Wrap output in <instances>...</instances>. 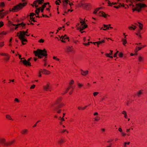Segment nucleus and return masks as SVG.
<instances>
[{
  "instance_id": "f257e3e1",
  "label": "nucleus",
  "mask_w": 147,
  "mask_h": 147,
  "mask_svg": "<svg viewBox=\"0 0 147 147\" xmlns=\"http://www.w3.org/2000/svg\"><path fill=\"white\" fill-rule=\"evenodd\" d=\"M33 53L36 56H37L39 58H41L43 57H45V59L43 61H45L46 60V59L47 58V51L45 49L43 50L37 49L36 51H34Z\"/></svg>"
},
{
  "instance_id": "f03ea898",
  "label": "nucleus",
  "mask_w": 147,
  "mask_h": 147,
  "mask_svg": "<svg viewBox=\"0 0 147 147\" xmlns=\"http://www.w3.org/2000/svg\"><path fill=\"white\" fill-rule=\"evenodd\" d=\"M28 30L25 32L24 31H20L19 32H18L17 34V36L19 37V38L21 40L22 43L23 45H24L25 44L24 42H27V40L26 38V37L25 36L26 35L27 36H29V35L26 34L27 33Z\"/></svg>"
},
{
  "instance_id": "7ed1b4c3",
  "label": "nucleus",
  "mask_w": 147,
  "mask_h": 147,
  "mask_svg": "<svg viewBox=\"0 0 147 147\" xmlns=\"http://www.w3.org/2000/svg\"><path fill=\"white\" fill-rule=\"evenodd\" d=\"M132 3L131 4H129V5L132 6V7L133 8L132 10L133 11H136L138 12H139L141 11L142 8L146 6V5L144 3L142 4L141 3H136V6L133 5Z\"/></svg>"
},
{
  "instance_id": "20e7f679",
  "label": "nucleus",
  "mask_w": 147,
  "mask_h": 147,
  "mask_svg": "<svg viewBox=\"0 0 147 147\" xmlns=\"http://www.w3.org/2000/svg\"><path fill=\"white\" fill-rule=\"evenodd\" d=\"M61 100V98H59L58 99V100H57L55 104H56L58 105L57 107H55V110L56 111L57 113H60L61 111V110L59 109L63 105V104H59Z\"/></svg>"
},
{
  "instance_id": "39448f33",
  "label": "nucleus",
  "mask_w": 147,
  "mask_h": 147,
  "mask_svg": "<svg viewBox=\"0 0 147 147\" xmlns=\"http://www.w3.org/2000/svg\"><path fill=\"white\" fill-rule=\"evenodd\" d=\"M26 4V3H20L18 5L15 6L12 9V10H11V9H10V11H18L21 9L22 7H24Z\"/></svg>"
},
{
  "instance_id": "423d86ee",
  "label": "nucleus",
  "mask_w": 147,
  "mask_h": 147,
  "mask_svg": "<svg viewBox=\"0 0 147 147\" xmlns=\"http://www.w3.org/2000/svg\"><path fill=\"white\" fill-rule=\"evenodd\" d=\"M80 23L81 24L80 26L77 27V29L78 30H80V31H81V33H82L85 32V31H81L86 28L87 27V25L85 23V22L84 21H81L80 22Z\"/></svg>"
},
{
  "instance_id": "0eeeda50",
  "label": "nucleus",
  "mask_w": 147,
  "mask_h": 147,
  "mask_svg": "<svg viewBox=\"0 0 147 147\" xmlns=\"http://www.w3.org/2000/svg\"><path fill=\"white\" fill-rule=\"evenodd\" d=\"M49 4V2L45 3L42 5L41 7L36 9V10L35 11V13L37 14H38L39 12H40V9L41 8L44 9L46 7V5L47 4Z\"/></svg>"
},
{
  "instance_id": "6e6552de",
  "label": "nucleus",
  "mask_w": 147,
  "mask_h": 147,
  "mask_svg": "<svg viewBox=\"0 0 147 147\" xmlns=\"http://www.w3.org/2000/svg\"><path fill=\"white\" fill-rule=\"evenodd\" d=\"M81 6L84 9L86 10H89L90 7V5L87 3H81Z\"/></svg>"
},
{
  "instance_id": "1a4fd4ad",
  "label": "nucleus",
  "mask_w": 147,
  "mask_h": 147,
  "mask_svg": "<svg viewBox=\"0 0 147 147\" xmlns=\"http://www.w3.org/2000/svg\"><path fill=\"white\" fill-rule=\"evenodd\" d=\"M31 59V58H30L28 59L27 61H26V60H21L20 61L21 62H22L24 65H27L28 66H31V63L29 61Z\"/></svg>"
},
{
  "instance_id": "9d476101",
  "label": "nucleus",
  "mask_w": 147,
  "mask_h": 147,
  "mask_svg": "<svg viewBox=\"0 0 147 147\" xmlns=\"http://www.w3.org/2000/svg\"><path fill=\"white\" fill-rule=\"evenodd\" d=\"M63 5V8L65 9L67 8V6L68 3L69 2V0H62Z\"/></svg>"
},
{
  "instance_id": "9b49d317",
  "label": "nucleus",
  "mask_w": 147,
  "mask_h": 147,
  "mask_svg": "<svg viewBox=\"0 0 147 147\" xmlns=\"http://www.w3.org/2000/svg\"><path fill=\"white\" fill-rule=\"evenodd\" d=\"M0 143L5 146H8L9 144L6 142L4 138L0 139Z\"/></svg>"
},
{
  "instance_id": "f8f14e48",
  "label": "nucleus",
  "mask_w": 147,
  "mask_h": 147,
  "mask_svg": "<svg viewBox=\"0 0 147 147\" xmlns=\"http://www.w3.org/2000/svg\"><path fill=\"white\" fill-rule=\"evenodd\" d=\"M12 25L14 26H16V27L15 28V29H16L18 28V26L21 25L22 26H24L26 24H24L23 23H21L18 24L17 25H16V24H12Z\"/></svg>"
},
{
  "instance_id": "ddd939ff",
  "label": "nucleus",
  "mask_w": 147,
  "mask_h": 147,
  "mask_svg": "<svg viewBox=\"0 0 147 147\" xmlns=\"http://www.w3.org/2000/svg\"><path fill=\"white\" fill-rule=\"evenodd\" d=\"M99 15L102 16L105 18H106L107 15H106L105 13L103 11H100L99 13Z\"/></svg>"
},
{
  "instance_id": "4468645a",
  "label": "nucleus",
  "mask_w": 147,
  "mask_h": 147,
  "mask_svg": "<svg viewBox=\"0 0 147 147\" xmlns=\"http://www.w3.org/2000/svg\"><path fill=\"white\" fill-rule=\"evenodd\" d=\"M67 51L68 52H72L73 50V48L72 46H68L67 48Z\"/></svg>"
},
{
  "instance_id": "2eb2a0df",
  "label": "nucleus",
  "mask_w": 147,
  "mask_h": 147,
  "mask_svg": "<svg viewBox=\"0 0 147 147\" xmlns=\"http://www.w3.org/2000/svg\"><path fill=\"white\" fill-rule=\"evenodd\" d=\"M105 42V40H102L101 41H100L98 42H93V43L95 45V43H96L97 45V46L99 47V45L100 44H101L102 43H104Z\"/></svg>"
},
{
  "instance_id": "dca6fc26",
  "label": "nucleus",
  "mask_w": 147,
  "mask_h": 147,
  "mask_svg": "<svg viewBox=\"0 0 147 147\" xmlns=\"http://www.w3.org/2000/svg\"><path fill=\"white\" fill-rule=\"evenodd\" d=\"M37 2H38V3L39 4H41L43 3L42 1H41V0H36L33 2V4H36V3Z\"/></svg>"
},
{
  "instance_id": "f3484780",
  "label": "nucleus",
  "mask_w": 147,
  "mask_h": 147,
  "mask_svg": "<svg viewBox=\"0 0 147 147\" xmlns=\"http://www.w3.org/2000/svg\"><path fill=\"white\" fill-rule=\"evenodd\" d=\"M41 72H42L43 74H49L50 73V71L45 69H44Z\"/></svg>"
},
{
  "instance_id": "a211bd4d",
  "label": "nucleus",
  "mask_w": 147,
  "mask_h": 147,
  "mask_svg": "<svg viewBox=\"0 0 147 147\" xmlns=\"http://www.w3.org/2000/svg\"><path fill=\"white\" fill-rule=\"evenodd\" d=\"M51 87L49 86L48 84H47L46 86H44V89L45 90H47L48 89H50Z\"/></svg>"
},
{
  "instance_id": "6ab92c4d",
  "label": "nucleus",
  "mask_w": 147,
  "mask_h": 147,
  "mask_svg": "<svg viewBox=\"0 0 147 147\" xmlns=\"http://www.w3.org/2000/svg\"><path fill=\"white\" fill-rule=\"evenodd\" d=\"M110 25H105V24H104L103 25V26H104V28H104V29H103V30H106L107 29H109V26H110Z\"/></svg>"
},
{
  "instance_id": "aec40b11",
  "label": "nucleus",
  "mask_w": 147,
  "mask_h": 147,
  "mask_svg": "<svg viewBox=\"0 0 147 147\" xmlns=\"http://www.w3.org/2000/svg\"><path fill=\"white\" fill-rule=\"evenodd\" d=\"M81 74L83 75H86L88 72V71H84L82 70L81 69Z\"/></svg>"
},
{
  "instance_id": "412c9836",
  "label": "nucleus",
  "mask_w": 147,
  "mask_h": 147,
  "mask_svg": "<svg viewBox=\"0 0 147 147\" xmlns=\"http://www.w3.org/2000/svg\"><path fill=\"white\" fill-rule=\"evenodd\" d=\"M59 37H60V38H62V39H69V38L66 35H65L64 36H62L61 37H60V36H59Z\"/></svg>"
},
{
  "instance_id": "4be33fe9",
  "label": "nucleus",
  "mask_w": 147,
  "mask_h": 147,
  "mask_svg": "<svg viewBox=\"0 0 147 147\" xmlns=\"http://www.w3.org/2000/svg\"><path fill=\"white\" fill-rule=\"evenodd\" d=\"M3 9H2L0 11V19L3 18V16L2 15V12L4 11Z\"/></svg>"
},
{
  "instance_id": "5701e85b",
  "label": "nucleus",
  "mask_w": 147,
  "mask_h": 147,
  "mask_svg": "<svg viewBox=\"0 0 147 147\" xmlns=\"http://www.w3.org/2000/svg\"><path fill=\"white\" fill-rule=\"evenodd\" d=\"M106 1H108L107 3L109 4V5L110 6H112V5H115L116 4V3H111L108 0H106Z\"/></svg>"
},
{
  "instance_id": "b1692460",
  "label": "nucleus",
  "mask_w": 147,
  "mask_h": 147,
  "mask_svg": "<svg viewBox=\"0 0 147 147\" xmlns=\"http://www.w3.org/2000/svg\"><path fill=\"white\" fill-rule=\"evenodd\" d=\"M6 117L7 119H8L10 120H13L12 119L11 116L8 115H6Z\"/></svg>"
},
{
  "instance_id": "393cba45",
  "label": "nucleus",
  "mask_w": 147,
  "mask_h": 147,
  "mask_svg": "<svg viewBox=\"0 0 147 147\" xmlns=\"http://www.w3.org/2000/svg\"><path fill=\"white\" fill-rule=\"evenodd\" d=\"M27 130L26 129L23 130L22 131H21V133L22 134H24L27 133Z\"/></svg>"
},
{
  "instance_id": "a878e982",
  "label": "nucleus",
  "mask_w": 147,
  "mask_h": 147,
  "mask_svg": "<svg viewBox=\"0 0 147 147\" xmlns=\"http://www.w3.org/2000/svg\"><path fill=\"white\" fill-rule=\"evenodd\" d=\"M138 61L140 62L142 61L143 60V57H141V56H140L138 57Z\"/></svg>"
},
{
  "instance_id": "bb28decb",
  "label": "nucleus",
  "mask_w": 147,
  "mask_h": 147,
  "mask_svg": "<svg viewBox=\"0 0 147 147\" xmlns=\"http://www.w3.org/2000/svg\"><path fill=\"white\" fill-rule=\"evenodd\" d=\"M138 23L139 24V28H140V29L141 30H142V29L143 28V25L142 24H141V23L138 22Z\"/></svg>"
},
{
  "instance_id": "cd10ccee",
  "label": "nucleus",
  "mask_w": 147,
  "mask_h": 147,
  "mask_svg": "<svg viewBox=\"0 0 147 147\" xmlns=\"http://www.w3.org/2000/svg\"><path fill=\"white\" fill-rule=\"evenodd\" d=\"M101 8H98L97 9H96L93 12V13L94 14H96V13Z\"/></svg>"
},
{
  "instance_id": "c85d7f7f",
  "label": "nucleus",
  "mask_w": 147,
  "mask_h": 147,
  "mask_svg": "<svg viewBox=\"0 0 147 147\" xmlns=\"http://www.w3.org/2000/svg\"><path fill=\"white\" fill-rule=\"evenodd\" d=\"M122 113L124 115V117L125 118H127V115L126 112L125 111H123V112H122Z\"/></svg>"
},
{
  "instance_id": "c756f323",
  "label": "nucleus",
  "mask_w": 147,
  "mask_h": 147,
  "mask_svg": "<svg viewBox=\"0 0 147 147\" xmlns=\"http://www.w3.org/2000/svg\"><path fill=\"white\" fill-rule=\"evenodd\" d=\"M142 92H141V90H140L137 93V96L138 97H140V95L142 94Z\"/></svg>"
},
{
  "instance_id": "7c9ffc66",
  "label": "nucleus",
  "mask_w": 147,
  "mask_h": 147,
  "mask_svg": "<svg viewBox=\"0 0 147 147\" xmlns=\"http://www.w3.org/2000/svg\"><path fill=\"white\" fill-rule=\"evenodd\" d=\"M122 41L123 42V44L124 45H125L126 43H127V41L126 39H122Z\"/></svg>"
},
{
  "instance_id": "2f4dec72",
  "label": "nucleus",
  "mask_w": 147,
  "mask_h": 147,
  "mask_svg": "<svg viewBox=\"0 0 147 147\" xmlns=\"http://www.w3.org/2000/svg\"><path fill=\"white\" fill-rule=\"evenodd\" d=\"M34 15H36L34 13H30V19H32V17Z\"/></svg>"
},
{
  "instance_id": "473e14b6",
  "label": "nucleus",
  "mask_w": 147,
  "mask_h": 147,
  "mask_svg": "<svg viewBox=\"0 0 147 147\" xmlns=\"http://www.w3.org/2000/svg\"><path fill=\"white\" fill-rule=\"evenodd\" d=\"M100 118L99 117L97 116V117H96L94 118V120L96 121H98L99 120H100Z\"/></svg>"
},
{
  "instance_id": "72a5a7b5",
  "label": "nucleus",
  "mask_w": 147,
  "mask_h": 147,
  "mask_svg": "<svg viewBox=\"0 0 147 147\" xmlns=\"http://www.w3.org/2000/svg\"><path fill=\"white\" fill-rule=\"evenodd\" d=\"M65 141V140H63L62 139H61L58 142L59 144H61L62 142H64Z\"/></svg>"
},
{
  "instance_id": "f704fd0d",
  "label": "nucleus",
  "mask_w": 147,
  "mask_h": 147,
  "mask_svg": "<svg viewBox=\"0 0 147 147\" xmlns=\"http://www.w3.org/2000/svg\"><path fill=\"white\" fill-rule=\"evenodd\" d=\"M8 13V11H6V12H3L2 13V15H3V17L5 15H6L7 13Z\"/></svg>"
},
{
  "instance_id": "c9c22d12",
  "label": "nucleus",
  "mask_w": 147,
  "mask_h": 147,
  "mask_svg": "<svg viewBox=\"0 0 147 147\" xmlns=\"http://www.w3.org/2000/svg\"><path fill=\"white\" fill-rule=\"evenodd\" d=\"M14 142V140H13V141H12L11 142H7V143L9 144H8V146H9V145H11V144H12L13 143V142Z\"/></svg>"
},
{
  "instance_id": "e433bc0d",
  "label": "nucleus",
  "mask_w": 147,
  "mask_h": 147,
  "mask_svg": "<svg viewBox=\"0 0 147 147\" xmlns=\"http://www.w3.org/2000/svg\"><path fill=\"white\" fill-rule=\"evenodd\" d=\"M3 23L2 21L0 22V28L2 27L3 25Z\"/></svg>"
},
{
  "instance_id": "4c0bfd02",
  "label": "nucleus",
  "mask_w": 147,
  "mask_h": 147,
  "mask_svg": "<svg viewBox=\"0 0 147 147\" xmlns=\"http://www.w3.org/2000/svg\"><path fill=\"white\" fill-rule=\"evenodd\" d=\"M92 43V42H88L87 43H84V44L86 45H86H89V43Z\"/></svg>"
},
{
  "instance_id": "58836bf2",
  "label": "nucleus",
  "mask_w": 147,
  "mask_h": 147,
  "mask_svg": "<svg viewBox=\"0 0 147 147\" xmlns=\"http://www.w3.org/2000/svg\"><path fill=\"white\" fill-rule=\"evenodd\" d=\"M98 94V92H94L93 93V95L94 96H95L96 95H97V94Z\"/></svg>"
},
{
  "instance_id": "ea45409f",
  "label": "nucleus",
  "mask_w": 147,
  "mask_h": 147,
  "mask_svg": "<svg viewBox=\"0 0 147 147\" xmlns=\"http://www.w3.org/2000/svg\"><path fill=\"white\" fill-rule=\"evenodd\" d=\"M0 4V6H1L2 7H3L5 6V4L4 2H2Z\"/></svg>"
},
{
  "instance_id": "a19ab883",
  "label": "nucleus",
  "mask_w": 147,
  "mask_h": 147,
  "mask_svg": "<svg viewBox=\"0 0 147 147\" xmlns=\"http://www.w3.org/2000/svg\"><path fill=\"white\" fill-rule=\"evenodd\" d=\"M119 55L120 57H121L123 56V54L121 53H120L119 54Z\"/></svg>"
},
{
  "instance_id": "79ce46f5",
  "label": "nucleus",
  "mask_w": 147,
  "mask_h": 147,
  "mask_svg": "<svg viewBox=\"0 0 147 147\" xmlns=\"http://www.w3.org/2000/svg\"><path fill=\"white\" fill-rule=\"evenodd\" d=\"M7 56V55L6 56L7 57L5 58V60H6V61H8L9 59V57Z\"/></svg>"
},
{
  "instance_id": "37998d69",
  "label": "nucleus",
  "mask_w": 147,
  "mask_h": 147,
  "mask_svg": "<svg viewBox=\"0 0 147 147\" xmlns=\"http://www.w3.org/2000/svg\"><path fill=\"white\" fill-rule=\"evenodd\" d=\"M142 48V47H138V50H137V48H136V50L135 51L136 52H137V51H138V50H141Z\"/></svg>"
},
{
  "instance_id": "c03bdc74",
  "label": "nucleus",
  "mask_w": 147,
  "mask_h": 147,
  "mask_svg": "<svg viewBox=\"0 0 147 147\" xmlns=\"http://www.w3.org/2000/svg\"><path fill=\"white\" fill-rule=\"evenodd\" d=\"M4 45V42H2L0 43V46L3 47Z\"/></svg>"
},
{
  "instance_id": "a18cd8bd",
  "label": "nucleus",
  "mask_w": 147,
  "mask_h": 147,
  "mask_svg": "<svg viewBox=\"0 0 147 147\" xmlns=\"http://www.w3.org/2000/svg\"><path fill=\"white\" fill-rule=\"evenodd\" d=\"M0 54L2 55H4V56H7L8 55V54H6V53H0Z\"/></svg>"
},
{
  "instance_id": "49530a36",
  "label": "nucleus",
  "mask_w": 147,
  "mask_h": 147,
  "mask_svg": "<svg viewBox=\"0 0 147 147\" xmlns=\"http://www.w3.org/2000/svg\"><path fill=\"white\" fill-rule=\"evenodd\" d=\"M59 1H56L55 2V3L57 5H60V4L59 3Z\"/></svg>"
},
{
  "instance_id": "de8ad7c7",
  "label": "nucleus",
  "mask_w": 147,
  "mask_h": 147,
  "mask_svg": "<svg viewBox=\"0 0 147 147\" xmlns=\"http://www.w3.org/2000/svg\"><path fill=\"white\" fill-rule=\"evenodd\" d=\"M119 52V51H117L116 53L114 55V57H116V56H117V53Z\"/></svg>"
},
{
  "instance_id": "09e8293b",
  "label": "nucleus",
  "mask_w": 147,
  "mask_h": 147,
  "mask_svg": "<svg viewBox=\"0 0 147 147\" xmlns=\"http://www.w3.org/2000/svg\"><path fill=\"white\" fill-rule=\"evenodd\" d=\"M15 100V101H16V102H19V100L18 99V98H15V100Z\"/></svg>"
},
{
  "instance_id": "8fccbe9b",
  "label": "nucleus",
  "mask_w": 147,
  "mask_h": 147,
  "mask_svg": "<svg viewBox=\"0 0 147 147\" xmlns=\"http://www.w3.org/2000/svg\"><path fill=\"white\" fill-rule=\"evenodd\" d=\"M35 86V85H32L31 87H30V88L31 89H33V88H34Z\"/></svg>"
},
{
  "instance_id": "3c124183",
  "label": "nucleus",
  "mask_w": 147,
  "mask_h": 147,
  "mask_svg": "<svg viewBox=\"0 0 147 147\" xmlns=\"http://www.w3.org/2000/svg\"><path fill=\"white\" fill-rule=\"evenodd\" d=\"M44 40L42 39H41L39 40V42H44Z\"/></svg>"
},
{
  "instance_id": "603ef678",
  "label": "nucleus",
  "mask_w": 147,
  "mask_h": 147,
  "mask_svg": "<svg viewBox=\"0 0 147 147\" xmlns=\"http://www.w3.org/2000/svg\"><path fill=\"white\" fill-rule=\"evenodd\" d=\"M40 121H38L33 126V127H36V125H37V123H38V122H40Z\"/></svg>"
},
{
  "instance_id": "864d4df0",
  "label": "nucleus",
  "mask_w": 147,
  "mask_h": 147,
  "mask_svg": "<svg viewBox=\"0 0 147 147\" xmlns=\"http://www.w3.org/2000/svg\"><path fill=\"white\" fill-rule=\"evenodd\" d=\"M53 59H56V60H57L58 61L59 60V59L58 58H57L56 57H53Z\"/></svg>"
},
{
  "instance_id": "5fc2aeb1",
  "label": "nucleus",
  "mask_w": 147,
  "mask_h": 147,
  "mask_svg": "<svg viewBox=\"0 0 147 147\" xmlns=\"http://www.w3.org/2000/svg\"><path fill=\"white\" fill-rule=\"evenodd\" d=\"M83 85L81 84H80L79 83L78 84V86L79 87H81L82 86H83Z\"/></svg>"
},
{
  "instance_id": "6e6d98bb",
  "label": "nucleus",
  "mask_w": 147,
  "mask_h": 147,
  "mask_svg": "<svg viewBox=\"0 0 147 147\" xmlns=\"http://www.w3.org/2000/svg\"><path fill=\"white\" fill-rule=\"evenodd\" d=\"M31 20H32V21L34 22H36V21L34 20V18L32 17V18Z\"/></svg>"
},
{
  "instance_id": "4d7b16f0",
  "label": "nucleus",
  "mask_w": 147,
  "mask_h": 147,
  "mask_svg": "<svg viewBox=\"0 0 147 147\" xmlns=\"http://www.w3.org/2000/svg\"><path fill=\"white\" fill-rule=\"evenodd\" d=\"M106 98V97H104L103 98H101V100L100 101H103V100H105V98Z\"/></svg>"
},
{
  "instance_id": "13d9d810",
  "label": "nucleus",
  "mask_w": 147,
  "mask_h": 147,
  "mask_svg": "<svg viewBox=\"0 0 147 147\" xmlns=\"http://www.w3.org/2000/svg\"><path fill=\"white\" fill-rule=\"evenodd\" d=\"M69 88H67L66 91L64 93H67V92L68 91V90H69Z\"/></svg>"
},
{
  "instance_id": "bf43d9fd",
  "label": "nucleus",
  "mask_w": 147,
  "mask_h": 147,
  "mask_svg": "<svg viewBox=\"0 0 147 147\" xmlns=\"http://www.w3.org/2000/svg\"><path fill=\"white\" fill-rule=\"evenodd\" d=\"M74 83V81L73 80H71V82H70V84H72Z\"/></svg>"
},
{
  "instance_id": "052dcab7",
  "label": "nucleus",
  "mask_w": 147,
  "mask_h": 147,
  "mask_svg": "<svg viewBox=\"0 0 147 147\" xmlns=\"http://www.w3.org/2000/svg\"><path fill=\"white\" fill-rule=\"evenodd\" d=\"M19 55V59L22 60V59H23V58H21V55Z\"/></svg>"
},
{
  "instance_id": "680f3d73",
  "label": "nucleus",
  "mask_w": 147,
  "mask_h": 147,
  "mask_svg": "<svg viewBox=\"0 0 147 147\" xmlns=\"http://www.w3.org/2000/svg\"><path fill=\"white\" fill-rule=\"evenodd\" d=\"M119 5L120 7L121 6V7H124V4L121 5V3H119Z\"/></svg>"
},
{
  "instance_id": "e2e57ef3",
  "label": "nucleus",
  "mask_w": 147,
  "mask_h": 147,
  "mask_svg": "<svg viewBox=\"0 0 147 147\" xmlns=\"http://www.w3.org/2000/svg\"><path fill=\"white\" fill-rule=\"evenodd\" d=\"M125 143V144L126 145H129L130 144V142H124Z\"/></svg>"
},
{
  "instance_id": "0e129e2a",
  "label": "nucleus",
  "mask_w": 147,
  "mask_h": 147,
  "mask_svg": "<svg viewBox=\"0 0 147 147\" xmlns=\"http://www.w3.org/2000/svg\"><path fill=\"white\" fill-rule=\"evenodd\" d=\"M118 130L119 131L121 132L122 131V129L121 128H119L118 129Z\"/></svg>"
},
{
  "instance_id": "69168bd1",
  "label": "nucleus",
  "mask_w": 147,
  "mask_h": 147,
  "mask_svg": "<svg viewBox=\"0 0 147 147\" xmlns=\"http://www.w3.org/2000/svg\"><path fill=\"white\" fill-rule=\"evenodd\" d=\"M120 7L119 5V6H114V7L117 9L118 8Z\"/></svg>"
},
{
  "instance_id": "338daca9",
  "label": "nucleus",
  "mask_w": 147,
  "mask_h": 147,
  "mask_svg": "<svg viewBox=\"0 0 147 147\" xmlns=\"http://www.w3.org/2000/svg\"><path fill=\"white\" fill-rule=\"evenodd\" d=\"M105 55H106V56L108 57H109L110 55L108 53H106Z\"/></svg>"
},
{
  "instance_id": "774afa93",
  "label": "nucleus",
  "mask_w": 147,
  "mask_h": 147,
  "mask_svg": "<svg viewBox=\"0 0 147 147\" xmlns=\"http://www.w3.org/2000/svg\"><path fill=\"white\" fill-rule=\"evenodd\" d=\"M128 28L130 29H133V28L132 26L129 27Z\"/></svg>"
}]
</instances>
